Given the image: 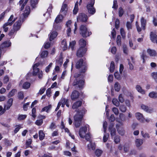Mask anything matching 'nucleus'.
<instances>
[{
  "mask_svg": "<svg viewBox=\"0 0 157 157\" xmlns=\"http://www.w3.org/2000/svg\"><path fill=\"white\" fill-rule=\"evenodd\" d=\"M86 110L85 109L83 108L81 110L78 111L75 116L74 119V124L75 127L77 128L79 126L82 119L83 117V115L84 114Z\"/></svg>",
  "mask_w": 157,
  "mask_h": 157,
  "instance_id": "nucleus-1",
  "label": "nucleus"
},
{
  "mask_svg": "<svg viewBox=\"0 0 157 157\" xmlns=\"http://www.w3.org/2000/svg\"><path fill=\"white\" fill-rule=\"evenodd\" d=\"M76 67L77 68L80 69L81 73H85L87 69L86 63L83 62L82 59H80L77 62L76 64Z\"/></svg>",
  "mask_w": 157,
  "mask_h": 157,
  "instance_id": "nucleus-2",
  "label": "nucleus"
},
{
  "mask_svg": "<svg viewBox=\"0 0 157 157\" xmlns=\"http://www.w3.org/2000/svg\"><path fill=\"white\" fill-rule=\"evenodd\" d=\"M39 65L40 64L39 63H36L33 65V75L34 76L37 75L38 78L41 79L43 77V72L42 71H40L38 67Z\"/></svg>",
  "mask_w": 157,
  "mask_h": 157,
  "instance_id": "nucleus-3",
  "label": "nucleus"
},
{
  "mask_svg": "<svg viewBox=\"0 0 157 157\" xmlns=\"http://www.w3.org/2000/svg\"><path fill=\"white\" fill-rule=\"evenodd\" d=\"M64 16L61 14L58 16L55 20V22L54 23V28L56 30H58L60 29L61 28V25L60 23L62 21V20Z\"/></svg>",
  "mask_w": 157,
  "mask_h": 157,
  "instance_id": "nucleus-4",
  "label": "nucleus"
},
{
  "mask_svg": "<svg viewBox=\"0 0 157 157\" xmlns=\"http://www.w3.org/2000/svg\"><path fill=\"white\" fill-rule=\"evenodd\" d=\"M80 33L83 37H87L91 34V32L88 31L86 27L84 25H81L80 27Z\"/></svg>",
  "mask_w": 157,
  "mask_h": 157,
  "instance_id": "nucleus-5",
  "label": "nucleus"
},
{
  "mask_svg": "<svg viewBox=\"0 0 157 157\" xmlns=\"http://www.w3.org/2000/svg\"><path fill=\"white\" fill-rule=\"evenodd\" d=\"M24 19L20 17V19L18 21H16L14 24L13 26V29H14L16 32L17 31L20 29L22 22L24 21Z\"/></svg>",
  "mask_w": 157,
  "mask_h": 157,
  "instance_id": "nucleus-6",
  "label": "nucleus"
},
{
  "mask_svg": "<svg viewBox=\"0 0 157 157\" xmlns=\"http://www.w3.org/2000/svg\"><path fill=\"white\" fill-rule=\"evenodd\" d=\"M87 49L86 48L80 47L77 52V56L79 57H82L85 54Z\"/></svg>",
  "mask_w": 157,
  "mask_h": 157,
  "instance_id": "nucleus-7",
  "label": "nucleus"
},
{
  "mask_svg": "<svg viewBox=\"0 0 157 157\" xmlns=\"http://www.w3.org/2000/svg\"><path fill=\"white\" fill-rule=\"evenodd\" d=\"M80 94L78 91L76 90H74L72 92L71 97V100L75 101L79 98Z\"/></svg>",
  "mask_w": 157,
  "mask_h": 157,
  "instance_id": "nucleus-8",
  "label": "nucleus"
},
{
  "mask_svg": "<svg viewBox=\"0 0 157 157\" xmlns=\"http://www.w3.org/2000/svg\"><path fill=\"white\" fill-rule=\"evenodd\" d=\"M87 20V16L83 13H81L77 18V21L85 22Z\"/></svg>",
  "mask_w": 157,
  "mask_h": 157,
  "instance_id": "nucleus-9",
  "label": "nucleus"
},
{
  "mask_svg": "<svg viewBox=\"0 0 157 157\" xmlns=\"http://www.w3.org/2000/svg\"><path fill=\"white\" fill-rule=\"evenodd\" d=\"M73 86H78V87L81 88L84 84V81L83 80H79L77 79H75L73 83Z\"/></svg>",
  "mask_w": 157,
  "mask_h": 157,
  "instance_id": "nucleus-10",
  "label": "nucleus"
},
{
  "mask_svg": "<svg viewBox=\"0 0 157 157\" xmlns=\"http://www.w3.org/2000/svg\"><path fill=\"white\" fill-rule=\"evenodd\" d=\"M13 102L12 98H10L7 101V103L4 105V110L3 112H5L6 110H9L12 106Z\"/></svg>",
  "mask_w": 157,
  "mask_h": 157,
  "instance_id": "nucleus-11",
  "label": "nucleus"
},
{
  "mask_svg": "<svg viewBox=\"0 0 157 157\" xmlns=\"http://www.w3.org/2000/svg\"><path fill=\"white\" fill-rule=\"evenodd\" d=\"M11 45V43L10 40H7L3 42L0 46V49L2 50L3 48H8Z\"/></svg>",
  "mask_w": 157,
  "mask_h": 157,
  "instance_id": "nucleus-12",
  "label": "nucleus"
},
{
  "mask_svg": "<svg viewBox=\"0 0 157 157\" xmlns=\"http://www.w3.org/2000/svg\"><path fill=\"white\" fill-rule=\"evenodd\" d=\"M55 29H55L53 28V29L49 35V40L50 41L53 40L57 35V33L56 31L55 30Z\"/></svg>",
  "mask_w": 157,
  "mask_h": 157,
  "instance_id": "nucleus-13",
  "label": "nucleus"
},
{
  "mask_svg": "<svg viewBox=\"0 0 157 157\" xmlns=\"http://www.w3.org/2000/svg\"><path fill=\"white\" fill-rule=\"evenodd\" d=\"M135 116L136 118L138 121L142 122H144V118L142 114L137 112L135 113Z\"/></svg>",
  "mask_w": 157,
  "mask_h": 157,
  "instance_id": "nucleus-14",
  "label": "nucleus"
},
{
  "mask_svg": "<svg viewBox=\"0 0 157 157\" xmlns=\"http://www.w3.org/2000/svg\"><path fill=\"white\" fill-rule=\"evenodd\" d=\"M67 4H63L60 11L61 14L63 16L66 15L67 13Z\"/></svg>",
  "mask_w": 157,
  "mask_h": 157,
  "instance_id": "nucleus-15",
  "label": "nucleus"
},
{
  "mask_svg": "<svg viewBox=\"0 0 157 157\" xmlns=\"http://www.w3.org/2000/svg\"><path fill=\"white\" fill-rule=\"evenodd\" d=\"M89 142V144L87 146L88 150L90 151H94L95 149L96 145L95 143L91 141H90Z\"/></svg>",
  "mask_w": 157,
  "mask_h": 157,
  "instance_id": "nucleus-16",
  "label": "nucleus"
},
{
  "mask_svg": "<svg viewBox=\"0 0 157 157\" xmlns=\"http://www.w3.org/2000/svg\"><path fill=\"white\" fill-rule=\"evenodd\" d=\"M87 131V128H80L79 130V135L80 137L84 138Z\"/></svg>",
  "mask_w": 157,
  "mask_h": 157,
  "instance_id": "nucleus-17",
  "label": "nucleus"
},
{
  "mask_svg": "<svg viewBox=\"0 0 157 157\" xmlns=\"http://www.w3.org/2000/svg\"><path fill=\"white\" fill-rule=\"evenodd\" d=\"M141 107L142 109L148 113H151L153 111L152 108L148 107V106L144 104L142 105Z\"/></svg>",
  "mask_w": 157,
  "mask_h": 157,
  "instance_id": "nucleus-18",
  "label": "nucleus"
},
{
  "mask_svg": "<svg viewBox=\"0 0 157 157\" xmlns=\"http://www.w3.org/2000/svg\"><path fill=\"white\" fill-rule=\"evenodd\" d=\"M59 102L60 103L61 105H62V107H64L65 105H66V106L67 107H69V101L68 99L63 98L60 100Z\"/></svg>",
  "mask_w": 157,
  "mask_h": 157,
  "instance_id": "nucleus-19",
  "label": "nucleus"
},
{
  "mask_svg": "<svg viewBox=\"0 0 157 157\" xmlns=\"http://www.w3.org/2000/svg\"><path fill=\"white\" fill-rule=\"evenodd\" d=\"M22 84V88L25 89H28L30 86V84L28 82H25L23 83V81H21L19 84L20 86H21Z\"/></svg>",
  "mask_w": 157,
  "mask_h": 157,
  "instance_id": "nucleus-20",
  "label": "nucleus"
},
{
  "mask_svg": "<svg viewBox=\"0 0 157 157\" xmlns=\"http://www.w3.org/2000/svg\"><path fill=\"white\" fill-rule=\"evenodd\" d=\"M157 36L154 32H151L150 34V39L152 41L156 43Z\"/></svg>",
  "mask_w": 157,
  "mask_h": 157,
  "instance_id": "nucleus-21",
  "label": "nucleus"
},
{
  "mask_svg": "<svg viewBox=\"0 0 157 157\" xmlns=\"http://www.w3.org/2000/svg\"><path fill=\"white\" fill-rule=\"evenodd\" d=\"M82 104V101H78L75 102L73 104L72 108L73 109H76L80 106Z\"/></svg>",
  "mask_w": 157,
  "mask_h": 157,
  "instance_id": "nucleus-22",
  "label": "nucleus"
},
{
  "mask_svg": "<svg viewBox=\"0 0 157 157\" xmlns=\"http://www.w3.org/2000/svg\"><path fill=\"white\" fill-rule=\"evenodd\" d=\"M106 131L107 128H104V136L103 137V140L104 142H105L107 141L109 136V133H107L106 132Z\"/></svg>",
  "mask_w": 157,
  "mask_h": 157,
  "instance_id": "nucleus-23",
  "label": "nucleus"
},
{
  "mask_svg": "<svg viewBox=\"0 0 157 157\" xmlns=\"http://www.w3.org/2000/svg\"><path fill=\"white\" fill-rule=\"evenodd\" d=\"M12 25V22H7L4 24L3 28L5 32H7L9 29V27Z\"/></svg>",
  "mask_w": 157,
  "mask_h": 157,
  "instance_id": "nucleus-24",
  "label": "nucleus"
},
{
  "mask_svg": "<svg viewBox=\"0 0 157 157\" xmlns=\"http://www.w3.org/2000/svg\"><path fill=\"white\" fill-rule=\"evenodd\" d=\"M136 89L138 92L142 94H145V90L142 89V87L139 85H137L136 86Z\"/></svg>",
  "mask_w": 157,
  "mask_h": 157,
  "instance_id": "nucleus-25",
  "label": "nucleus"
},
{
  "mask_svg": "<svg viewBox=\"0 0 157 157\" xmlns=\"http://www.w3.org/2000/svg\"><path fill=\"white\" fill-rule=\"evenodd\" d=\"M30 12V8L29 6H26L24 13L23 14V17L24 18L27 17Z\"/></svg>",
  "mask_w": 157,
  "mask_h": 157,
  "instance_id": "nucleus-26",
  "label": "nucleus"
},
{
  "mask_svg": "<svg viewBox=\"0 0 157 157\" xmlns=\"http://www.w3.org/2000/svg\"><path fill=\"white\" fill-rule=\"evenodd\" d=\"M147 52L151 56H155L157 55L156 52L155 50L150 49H148Z\"/></svg>",
  "mask_w": 157,
  "mask_h": 157,
  "instance_id": "nucleus-27",
  "label": "nucleus"
},
{
  "mask_svg": "<svg viewBox=\"0 0 157 157\" xmlns=\"http://www.w3.org/2000/svg\"><path fill=\"white\" fill-rule=\"evenodd\" d=\"M95 3V0H90L86 5V7L87 9L92 8L94 7Z\"/></svg>",
  "mask_w": 157,
  "mask_h": 157,
  "instance_id": "nucleus-28",
  "label": "nucleus"
},
{
  "mask_svg": "<svg viewBox=\"0 0 157 157\" xmlns=\"http://www.w3.org/2000/svg\"><path fill=\"white\" fill-rule=\"evenodd\" d=\"M63 63V57L62 55H60L56 62V65L61 66Z\"/></svg>",
  "mask_w": 157,
  "mask_h": 157,
  "instance_id": "nucleus-29",
  "label": "nucleus"
},
{
  "mask_svg": "<svg viewBox=\"0 0 157 157\" xmlns=\"http://www.w3.org/2000/svg\"><path fill=\"white\" fill-rule=\"evenodd\" d=\"M149 96L153 99L157 98V92L155 91H152L150 92L148 94Z\"/></svg>",
  "mask_w": 157,
  "mask_h": 157,
  "instance_id": "nucleus-30",
  "label": "nucleus"
},
{
  "mask_svg": "<svg viewBox=\"0 0 157 157\" xmlns=\"http://www.w3.org/2000/svg\"><path fill=\"white\" fill-rule=\"evenodd\" d=\"M79 44L80 47L86 48V41L83 39H80L79 41Z\"/></svg>",
  "mask_w": 157,
  "mask_h": 157,
  "instance_id": "nucleus-31",
  "label": "nucleus"
},
{
  "mask_svg": "<svg viewBox=\"0 0 157 157\" xmlns=\"http://www.w3.org/2000/svg\"><path fill=\"white\" fill-rule=\"evenodd\" d=\"M135 142L136 145L137 147H140L143 144V140L141 139H136Z\"/></svg>",
  "mask_w": 157,
  "mask_h": 157,
  "instance_id": "nucleus-32",
  "label": "nucleus"
},
{
  "mask_svg": "<svg viewBox=\"0 0 157 157\" xmlns=\"http://www.w3.org/2000/svg\"><path fill=\"white\" fill-rule=\"evenodd\" d=\"M61 46L63 50H65L67 49V44L66 41L65 40H63L62 41Z\"/></svg>",
  "mask_w": 157,
  "mask_h": 157,
  "instance_id": "nucleus-33",
  "label": "nucleus"
},
{
  "mask_svg": "<svg viewBox=\"0 0 157 157\" xmlns=\"http://www.w3.org/2000/svg\"><path fill=\"white\" fill-rule=\"evenodd\" d=\"M141 22L142 29L144 30L146 23V21L144 20L143 17L141 19Z\"/></svg>",
  "mask_w": 157,
  "mask_h": 157,
  "instance_id": "nucleus-34",
  "label": "nucleus"
},
{
  "mask_svg": "<svg viewBox=\"0 0 157 157\" xmlns=\"http://www.w3.org/2000/svg\"><path fill=\"white\" fill-rule=\"evenodd\" d=\"M38 3V0H31V5L32 7L33 8H35L36 7V5Z\"/></svg>",
  "mask_w": 157,
  "mask_h": 157,
  "instance_id": "nucleus-35",
  "label": "nucleus"
},
{
  "mask_svg": "<svg viewBox=\"0 0 157 157\" xmlns=\"http://www.w3.org/2000/svg\"><path fill=\"white\" fill-rule=\"evenodd\" d=\"M27 116V115L25 114H18L17 118V120L18 121H22L24 120L26 118Z\"/></svg>",
  "mask_w": 157,
  "mask_h": 157,
  "instance_id": "nucleus-36",
  "label": "nucleus"
},
{
  "mask_svg": "<svg viewBox=\"0 0 157 157\" xmlns=\"http://www.w3.org/2000/svg\"><path fill=\"white\" fill-rule=\"evenodd\" d=\"M108 130L109 132H110L111 135L112 137L115 135L116 132L115 128H108Z\"/></svg>",
  "mask_w": 157,
  "mask_h": 157,
  "instance_id": "nucleus-37",
  "label": "nucleus"
},
{
  "mask_svg": "<svg viewBox=\"0 0 157 157\" xmlns=\"http://www.w3.org/2000/svg\"><path fill=\"white\" fill-rule=\"evenodd\" d=\"M87 10L88 12L91 15L94 14L96 12V10L94 7Z\"/></svg>",
  "mask_w": 157,
  "mask_h": 157,
  "instance_id": "nucleus-38",
  "label": "nucleus"
},
{
  "mask_svg": "<svg viewBox=\"0 0 157 157\" xmlns=\"http://www.w3.org/2000/svg\"><path fill=\"white\" fill-rule=\"evenodd\" d=\"M17 90L15 89H13L9 93L7 96L9 98L11 97L14 95L15 93L17 92Z\"/></svg>",
  "mask_w": 157,
  "mask_h": 157,
  "instance_id": "nucleus-39",
  "label": "nucleus"
},
{
  "mask_svg": "<svg viewBox=\"0 0 157 157\" xmlns=\"http://www.w3.org/2000/svg\"><path fill=\"white\" fill-rule=\"evenodd\" d=\"M76 42L75 41H72L70 42L69 46V48H71L72 50H73L76 44Z\"/></svg>",
  "mask_w": 157,
  "mask_h": 157,
  "instance_id": "nucleus-40",
  "label": "nucleus"
},
{
  "mask_svg": "<svg viewBox=\"0 0 157 157\" xmlns=\"http://www.w3.org/2000/svg\"><path fill=\"white\" fill-rule=\"evenodd\" d=\"M48 54L47 51H44L41 52L40 56L42 58H44L47 57Z\"/></svg>",
  "mask_w": 157,
  "mask_h": 157,
  "instance_id": "nucleus-41",
  "label": "nucleus"
},
{
  "mask_svg": "<svg viewBox=\"0 0 157 157\" xmlns=\"http://www.w3.org/2000/svg\"><path fill=\"white\" fill-rule=\"evenodd\" d=\"M115 69V64L113 61L111 62L109 68V71L110 72L112 73L114 71Z\"/></svg>",
  "mask_w": 157,
  "mask_h": 157,
  "instance_id": "nucleus-42",
  "label": "nucleus"
},
{
  "mask_svg": "<svg viewBox=\"0 0 157 157\" xmlns=\"http://www.w3.org/2000/svg\"><path fill=\"white\" fill-rule=\"evenodd\" d=\"M114 88L116 91H119L121 88V86L119 83L118 82H116L114 84Z\"/></svg>",
  "mask_w": 157,
  "mask_h": 157,
  "instance_id": "nucleus-43",
  "label": "nucleus"
},
{
  "mask_svg": "<svg viewBox=\"0 0 157 157\" xmlns=\"http://www.w3.org/2000/svg\"><path fill=\"white\" fill-rule=\"evenodd\" d=\"M96 155L98 157H99L102 153V150L99 149H97L95 152Z\"/></svg>",
  "mask_w": 157,
  "mask_h": 157,
  "instance_id": "nucleus-44",
  "label": "nucleus"
},
{
  "mask_svg": "<svg viewBox=\"0 0 157 157\" xmlns=\"http://www.w3.org/2000/svg\"><path fill=\"white\" fill-rule=\"evenodd\" d=\"M39 139L40 140H42L44 138L45 135L42 131H40L39 132Z\"/></svg>",
  "mask_w": 157,
  "mask_h": 157,
  "instance_id": "nucleus-45",
  "label": "nucleus"
},
{
  "mask_svg": "<svg viewBox=\"0 0 157 157\" xmlns=\"http://www.w3.org/2000/svg\"><path fill=\"white\" fill-rule=\"evenodd\" d=\"M112 102L113 104L116 106H118L120 105L119 102L115 98H113V99Z\"/></svg>",
  "mask_w": 157,
  "mask_h": 157,
  "instance_id": "nucleus-46",
  "label": "nucleus"
},
{
  "mask_svg": "<svg viewBox=\"0 0 157 157\" xmlns=\"http://www.w3.org/2000/svg\"><path fill=\"white\" fill-rule=\"evenodd\" d=\"M120 109L122 112H125L127 110V108L125 105H121L120 106Z\"/></svg>",
  "mask_w": 157,
  "mask_h": 157,
  "instance_id": "nucleus-47",
  "label": "nucleus"
},
{
  "mask_svg": "<svg viewBox=\"0 0 157 157\" xmlns=\"http://www.w3.org/2000/svg\"><path fill=\"white\" fill-rule=\"evenodd\" d=\"M51 105H49L47 106H46L42 109L41 110L42 111H46L47 112H48V111L50 110L51 108Z\"/></svg>",
  "mask_w": 157,
  "mask_h": 157,
  "instance_id": "nucleus-48",
  "label": "nucleus"
},
{
  "mask_svg": "<svg viewBox=\"0 0 157 157\" xmlns=\"http://www.w3.org/2000/svg\"><path fill=\"white\" fill-rule=\"evenodd\" d=\"M124 11L121 7L119 8L118 10L119 16L120 17H121L124 14Z\"/></svg>",
  "mask_w": 157,
  "mask_h": 157,
  "instance_id": "nucleus-49",
  "label": "nucleus"
},
{
  "mask_svg": "<svg viewBox=\"0 0 157 157\" xmlns=\"http://www.w3.org/2000/svg\"><path fill=\"white\" fill-rule=\"evenodd\" d=\"M16 20V18L13 19V15H11L10 18L8 20V22H12V24Z\"/></svg>",
  "mask_w": 157,
  "mask_h": 157,
  "instance_id": "nucleus-50",
  "label": "nucleus"
},
{
  "mask_svg": "<svg viewBox=\"0 0 157 157\" xmlns=\"http://www.w3.org/2000/svg\"><path fill=\"white\" fill-rule=\"evenodd\" d=\"M117 43L118 45L120 46L121 44V36L120 35L117 36Z\"/></svg>",
  "mask_w": 157,
  "mask_h": 157,
  "instance_id": "nucleus-51",
  "label": "nucleus"
},
{
  "mask_svg": "<svg viewBox=\"0 0 157 157\" xmlns=\"http://www.w3.org/2000/svg\"><path fill=\"white\" fill-rule=\"evenodd\" d=\"M85 139L87 141H89V142H90V141H91L90 139V136L89 133H87L85 135Z\"/></svg>",
  "mask_w": 157,
  "mask_h": 157,
  "instance_id": "nucleus-52",
  "label": "nucleus"
},
{
  "mask_svg": "<svg viewBox=\"0 0 157 157\" xmlns=\"http://www.w3.org/2000/svg\"><path fill=\"white\" fill-rule=\"evenodd\" d=\"M118 133L121 135H123L124 133V132L123 128H118L117 129Z\"/></svg>",
  "mask_w": 157,
  "mask_h": 157,
  "instance_id": "nucleus-53",
  "label": "nucleus"
},
{
  "mask_svg": "<svg viewBox=\"0 0 157 157\" xmlns=\"http://www.w3.org/2000/svg\"><path fill=\"white\" fill-rule=\"evenodd\" d=\"M15 32H16V31L13 29L11 30L10 32L8 35L11 38L13 37V34Z\"/></svg>",
  "mask_w": 157,
  "mask_h": 157,
  "instance_id": "nucleus-54",
  "label": "nucleus"
},
{
  "mask_svg": "<svg viewBox=\"0 0 157 157\" xmlns=\"http://www.w3.org/2000/svg\"><path fill=\"white\" fill-rule=\"evenodd\" d=\"M53 63H51L49 65L47 66L45 68V71L47 73H48L50 71V68L51 67Z\"/></svg>",
  "mask_w": 157,
  "mask_h": 157,
  "instance_id": "nucleus-55",
  "label": "nucleus"
},
{
  "mask_svg": "<svg viewBox=\"0 0 157 157\" xmlns=\"http://www.w3.org/2000/svg\"><path fill=\"white\" fill-rule=\"evenodd\" d=\"M118 99L119 101L121 103H123L124 102V99L123 95L121 94L119 95L118 96Z\"/></svg>",
  "mask_w": 157,
  "mask_h": 157,
  "instance_id": "nucleus-56",
  "label": "nucleus"
},
{
  "mask_svg": "<svg viewBox=\"0 0 157 157\" xmlns=\"http://www.w3.org/2000/svg\"><path fill=\"white\" fill-rule=\"evenodd\" d=\"M114 75L115 77L117 79L119 80L121 79V77L120 75L117 71L115 72Z\"/></svg>",
  "mask_w": 157,
  "mask_h": 157,
  "instance_id": "nucleus-57",
  "label": "nucleus"
},
{
  "mask_svg": "<svg viewBox=\"0 0 157 157\" xmlns=\"http://www.w3.org/2000/svg\"><path fill=\"white\" fill-rule=\"evenodd\" d=\"M141 58L143 59V63H144L145 62V58H147V56L145 54L144 51L143 52L141 55Z\"/></svg>",
  "mask_w": 157,
  "mask_h": 157,
  "instance_id": "nucleus-58",
  "label": "nucleus"
},
{
  "mask_svg": "<svg viewBox=\"0 0 157 157\" xmlns=\"http://www.w3.org/2000/svg\"><path fill=\"white\" fill-rule=\"evenodd\" d=\"M112 111L116 115H117L119 114L118 110L116 107H114L112 108Z\"/></svg>",
  "mask_w": 157,
  "mask_h": 157,
  "instance_id": "nucleus-59",
  "label": "nucleus"
},
{
  "mask_svg": "<svg viewBox=\"0 0 157 157\" xmlns=\"http://www.w3.org/2000/svg\"><path fill=\"white\" fill-rule=\"evenodd\" d=\"M117 1L116 0H114L113 2V5L112 8L114 9H117Z\"/></svg>",
  "mask_w": 157,
  "mask_h": 157,
  "instance_id": "nucleus-60",
  "label": "nucleus"
},
{
  "mask_svg": "<svg viewBox=\"0 0 157 157\" xmlns=\"http://www.w3.org/2000/svg\"><path fill=\"white\" fill-rule=\"evenodd\" d=\"M123 47L124 53L127 54H128V50L127 47L125 45H124Z\"/></svg>",
  "mask_w": 157,
  "mask_h": 157,
  "instance_id": "nucleus-61",
  "label": "nucleus"
},
{
  "mask_svg": "<svg viewBox=\"0 0 157 157\" xmlns=\"http://www.w3.org/2000/svg\"><path fill=\"white\" fill-rule=\"evenodd\" d=\"M18 97L19 99H22L24 98V94L22 92H20L18 93Z\"/></svg>",
  "mask_w": 157,
  "mask_h": 157,
  "instance_id": "nucleus-62",
  "label": "nucleus"
},
{
  "mask_svg": "<svg viewBox=\"0 0 157 157\" xmlns=\"http://www.w3.org/2000/svg\"><path fill=\"white\" fill-rule=\"evenodd\" d=\"M43 120L42 119H40V120H36L35 122V124H36L40 126L43 123Z\"/></svg>",
  "mask_w": 157,
  "mask_h": 157,
  "instance_id": "nucleus-63",
  "label": "nucleus"
},
{
  "mask_svg": "<svg viewBox=\"0 0 157 157\" xmlns=\"http://www.w3.org/2000/svg\"><path fill=\"white\" fill-rule=\"evenodd\" d=\"M157 15L155 17H153V22L154 25L155 26H157Z\"/></svg>",
  "mask_w": 157,
  "mask_h": 157,
  "instance_id": "nucleus-64",
  "label": "nucleus"
}]
</instances>
